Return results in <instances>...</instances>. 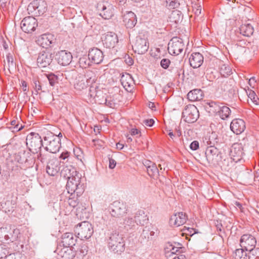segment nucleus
Segmentation results:
<instances>
[{"label":"nucleus","mask_w":259,"mask_h":259,"mask_svg":"<svg viewBox=\"0 0 259 259\" xmlns=\"http://www.w3.org/2000/svg\"><path fill=\"white\" fill-rule=\"evenodd\" d=\"M134 218L136 224L137 225H144L145 224H146L148 221L147 215L145 214L143 210H141L136 212Z\"/></svg>","instance_id":"obj_35"},{"label":"nucleus","mask_w":259,"mask_h":259,"mask_svg":"<svg viewBox=\"0 0 259 259\" xmlns=\"http://www.w3.org/2000/svg\"><path fill=\"white\" fill-rule=\"evenodd\" d=\"M102 39L104 46L107 48H114L118 42L117 35L112 32H108Z\"/></svg>","instance_id":"obj_18"},{"label":"nucleus","mask_w":259,"mask_h":259,"mask_svg":"<svg viewBox=\"0 0 259 259\" xmlns=\"http://www.w3.org/2000/svg\"><path fill=\"white\" fill-rule=\"evenodd\" d=\"M91 60L89 59V57L83 56L79 60L80 66L82 68H87L91 65Z\"/></svg>","instance_id":"obj_48"},{"label":"nucleus","mask_w":259,"mask_h":259,"mask_svg":"<svg viewBox=\"0 0 259 259\" xmlns=\"http://www.w3.org/2000/svg\"><path fill=\"white\" fill-rule=\"evenodd\" d=\"M87 80V83H88V87L94 85L93 84L97 80V77L96 74L93 72H89L87 73L85 77Z\"/></svg>","instance_id":"obj_45"},{"label":"nucleus","mask_w":259,"mask_h":259,"mask_svg":"<svg viewBox=\"0 0 259 259\" xmlns=\"http://www.w3.org/2000/svg\"><path fill=\"white\" fill-rule=\"evenodd\" d=\"M48 79L49 81V83L51 85L54 86L55 83L57 82L58 77L53 74H49L47 76Z\"/></svg>","instance_id":"obj_51"},{"label":"nucleus","mask_w":259,"mask_h":259,"mask_svg":"<svg viewBox=\"0 0 259 259\" xmlns=\"http://www.w3.org/2000/svg\"><path fill=\"white\" fill-rule=\"evenodd\" d=\"M88 56L89 59L91 60V62L96 64L101 63L104 58L102 51L98 48H93L90 50Z\"/></svg>","instance_id":"obj_22"},{"label":"nucleus","mask_w":259,"mask_h":259,"mask_svg":"<svg viewBox=\"0 0 259 259\" xmlns=\"http://www.w3.org/2000/svg\"><path fill=\"white\" fill-rule=\"evenodd\" d=\"M74 232L77 237L82 240L90 238L92 236L94 231L91 223L83 221L75 227Z\"/></svg>","instance_id":"obj_6"},{"label":"nucleus","mask_w":259,"mask_h":259,"mask_svg":"<svg viewBox=\"0 0 259 259\" xmlns=\"http://www.w3.org/2000/svg\"><path fill=\"white\" fill-rule=\"evenodd\" d=\"M230 128L234 133L240 134L245 129V122L241 119H235L231 123Z\"/></svg>","instance_id":"obj_25"},{"label":"nucleus","mask_w":259,"mask_h":259,"mask_svg":"<svg viewBox=\"0 0 259 259\" xmlns=\"http://www.w3.org/2000/svg\"><path fill=\"white\" fill-rule=\"evenodd\" d=\"M131 134L132 136H135L139 134V131L137 128H133L131 131Z\"/></svg>","instance_id":"obj_63"},{"label":"nucleus","mask_w":259,"mask_h":259,"mask_svg":"<svg viewBox=\"0 0 259 259\" xmlns=\"http://www.w3.org/2000/svg\"><path fill=\"white\" fill-rule=\"evenodd\" d=\"M54 55L49 52H40L37 59V63L39 67L45 68L51 65Z\"/></svg>","instance_id":"obj_14"},{"label":"nucleus","mask_w":259,"mask_h":259,"mask_svg":"<svg viewBox=\"0 0 259 259\" xmlns=\"http://www.w3.org/2000/svg\"><path fill=\"white\" fill-rule=\"evenodd\" d=\"M199 116L197 107L193 105H187L182 112V118L188 123H194Z\"/></svg>","instance_id":"obj_8"},{"label":"nucleus","mask_w":259,"mask_h":259,"mask_svg":"<svg viewBox=\"0 0 259 259\" xmlns=\"http://www.w3.org/2000/svg\"><path fill=\"white\" fill-rule=\"evenodd\" d=\"M66 189L68 193H76L77 196H80L83 193L84 186L81 182V174H77L67 181Z\"/></svg>","instance_id":"obj_2"},{"label":"nucleus","mask_w":259,"mask_h":259,"mask_svg":"<svg viewBox=\"0 0 259 259\" xmlns=\"http://www.w3.org/2000/svg\"><path fill=\"white\" fill-rule=\"evenodd\" d=\"M243 153L242 146L240 144L235 143L230 149V156L236 162L242 159Z\"/></svg>","instance_id":"obj_19"},{"label":"nucleus","mask_w":259,"mask_h":259,"mask_svg":"<svg viewBox=\"0 0 259 259\" xmlns=\"http://www.w3.org/2000/svg\"><path fill=\"white\" fill-rule=\"evenodd\" d=\"M0 259H15L13 250L9 245L0 244Z\"/></svg>","instance_id":"obj_26"},{"label":"nucleus","mask_w":259,"mask_h":259,"mask_svg":"<svg viewBox=\"0 0 259 259\" xmlns=\"http://www.w3.org/2000/svg\"><path fill=\"white\" fill-rule=\"evenodd\" d=\"M44 140L46 145L45 149L47 151L52 153L59 151L61 147V139L59 137L50 133L44 138Z\"/></svg>","instance_id":"obj_4"},{"label":"nucleus","mask_w":259,"mask_h":259,"mask_svg":"<svg viewBox=\"0 0 259 259\" xmlns=\"http://www.w3.org/2000/svg\"><path fill=\"white\" fill-rule=\"evenodd\" d=\"M147 171L149 176L151 177H156L158 175V169L154 163L149 166Z\"/></svg>","instance_id":"obj_47"},{"label":"nucleus","mask_w":259,"mask_h":259,"mask_svg":"<svg viewBox=\"0 0 259 259\" xmlns=\"http://www.w3.org/2000/svg\"><path fill=\"white\" fill-rule=\"evenodd\" d=\"M37 20L33 17L24 18L21 22V28L25 33H31L37 27Z\"/></svg>","instance_id":"obj_13"},{"label":"nucleus","mask_w":259,"mask_h":259,"mask_svg":"<svg viewBox=\"0 0 259 259\" xmlns=\"http://www.w3.org/2000/svg\"><path fill=\"white\" fill-rule=\"evenodd\" d=\"M189 62L191 66L193 68H198L203 62V57L199 53H193L189 58Z\"/></svg>","instance_id":"obj_28"},{"label":"nucleus","mask_w":259,"mask_h":259,"mask_svg":"<svg viewBox=\"0 0 259 259\" xmlns=\"http://www.w3.org/2000/svg\"><path fill=\"white\" fill-rule=\"evenodd\" d=\"M248 259H259V248L248 251Z\"/></svg>","instance_id":"obj_49"},{"label":"nucleus","mask_w":259,"mask_h":259,"mask_svg":"<svg viewBox=\"0 0 259 259\" xmlns=\"http://www.w3.org/2000/svg\"><path fill=\"white\" fill-rule=\"evenodd\" d=\"M11 124L12 125L14 126V128H15L17 131H20L23 128V126L22 125L19 126L18 121H17L16 120H13L11 121Z\"/></svg>","instance_id":"obj_53"},{"label":"nucleus","mask_w":259,"mask_h":259,"mask_svg":"<svg viewBox=\"0 0 259 259\" xmlns=\"http://www.w3.org/2000/svg\"><path fill=\"white\" fill-rule=\"evenodd\" d=\"M33 83H34V88L35 90V92L37 93H38V92L41 90V86L39 82L37 80H34Z\"/></svg>","instance_id":"obj_57"},{"label":"nucleus","mask_w":259,"mask_h":259,"mask_svg":"<svg viewBox=\"0 0 259 259\" xmlns=\"http://www.w3.org/2000/svg\"><path fill=\"white\" fill-rule=\"evenodd\" d=\"M154 163L151 161L149 160H145V162L143 163L144 166L146 167L147 169L148 168H149V166H150V165H152V164H153Z\"/></svg>","instance_id":"obj_60"},{"label":"nucleus","mask_w":259,"mask_h":259,"mask_svg":"<svg viewBox=\"0 0 259 259\" xmlns=\"http://www.w3.org/2000/svg\"><path fill=\"white\" fill-rule=\"evenodd\" d=\"M56 42L55 38L53 34H43L39 36L36 40L37 44L44 48L51 47Z\"/></svg>","instance_id":"obj_16"},{"label":"nucleus","mask_w":259,"mask_h":259,"mask_svg":"<svg viewBox=\"0 0 259 259\" xmlns=\"http://www.w3.org/2000/svg\"><path fill=\"white\" fill-rule=\"evenodd\" d=\"M199 143L197 141H194L192 142L190 145V148L192 150H196L199 148Z\"/></svg>","instance_id":"obj_56"},{"label":"nucleus","mask_w":259,"mask_h":259,"mask_svg":"<svg viewBox=\"0 0 259 259\" xmlns=\"http://www.w3.org/2000/svg\"><path fill=\"white\" fill-rule=\"evenodd\" d=\"M172 259H186V257L184 254H176Z\"/></svg>","instance_id":"obj_61"},{"label":"nucleus","mask_w":259,"mask_h":259,"mask_svg":"<svg viewBox=\"0 0 259 259\" xmlns=\"http://www.w3.org/2000/svg\"><path fill=\"white\" fill-rule=\"evenodd\" d=\"M256 244V238L252 235L246 234L243 235L240 240V244L242 248L246 251L254 249Z\"/></svg>","instance_id":"obj_12"},{"label":"nucleus","mask_w":259,"mask_h":259,"mask_svg":"<svg viewBox=\"0 0 259 259\" xmlns=\"http://www.w3.org/2000/svg\"><path fill=\"white\" fill-rule=\"evenodd\" d=\"M66 78L68 79H73L75 77V80L74 83L75 89L78 91H82L88 87V83L85 77L82 75L78 74L75 70H71L67 71L65 74Z\"/></svg>","instance_id":"obj_7"},{"label":"nucleus","mask_w":259,"mask_h":259,"mask_svg":"<svg viewBox=\"0 0 259 259\" xmlns=\"http://www.w3.org/2000/svg\"><path fill=\"white\" fill-rule=\"evenodd\" d=\"M220 151L214 146H208L205 150V156L209 163L218 162L221 159Z\"/></svg>","instance_id":"obj_17"},{"label":"nucleus","mask_w":259,"mask_h":259,"mask_svg":"<svg viewBox=\"0 0 259 259\" xmlns=\"http://www.w3.org/2000/svg\"><path fill=\"white\" fill-rule=\"evenodd\" d=\"M97 8L100 16L104 19H110L114 15V7L107 2L99 4Z\"/></svg>","instance_id":"obj_11"},{"label":"nucleus","mask_w":259,"mask_h":259,"mask_svg":"<svg viewBox=\"0 0 259 259\" xmlns=\"http://www.w3.org/2000/svg\"><path fill=\"white\" fill-rule=\"evenodd\" d=\"M57 163V160L55 158L52 159L49 161L46 167V171L49 175L55 176L58 174L59 168Z\"/></svg>","instance_id":"obj_31"},{"label":"nucleus","mask_w":259,"mask_h":259,"mask_svg":"<svg viewBox=\"0 0 259 259\" xmlns=\"http://www.w3.org/2000/svg\"><path fill=\"white\" fill-rule=\"evenodd\" d=\"M89 94L91 97L93 98L95 101L98 102L99 104L105 103L106 102V99L103 96V92L98 89L96 84L90 87Z\"/></svg>","instance_id":"obj_21"},{"label":"nucleus","mask_w":259,"mask_h":259,"mask_svg":"<svg viewBox=\"0 0 259 259\" xmlns=\"http://www.w3.org/2000/svg\"><path fill=\"white\" fill-rule=\"evenodd\" d=\"M244 248L236 249L234 257L235 259H247L248 257V251L244 250Z\"/></svg>","instance_id":"obj_39"},{"label":"nucleus","mask_w":259,"mask_h":259,"mask_svg":"<svg viewBox=\"0 0 259 259\" xmlns=\"http://www.w3.org/2000/svg\"><path fill=\"white\" fill-rule=\"evenodd\" d=\"M230 109L226 106L222 105L218 114L220 117L223 120L228 119L231 114Z\"/></svg>","instance_id":"obj_41"},{"label":"nucleus","mask_w":259,"mask_h":259,"mask_svg":"<svg viewBox=\"0 0 259 259\" xmlns=\"http://www.w3.org/2000/svg\"><path fill=\"white\" fill-rule=\"evenodd\" d=\"M26 141L29 150L33 153H37L43 146L41 137L36 133H31L28 134Z\"/></svg>","instance_id":"obj_3"},{"label":"nucleus","mask_w":259,"mask_h":259,"mask_svg":"<svg viewBox=\"0 0 259 259\" xmlns=\"http://www.w3.org/2000/svg\"><path fill=\"white\" fill-rule=\"evenodd\" d=\"M169 21L175 23H179L182 20V13L178 10L172 11L169 17Z\"/></svg>","instance_id":"obj_38"},{"label":"nucleus","mask_w":259,"mask_h":259,"mask_svg":"<svg viewBox=\"0 0 259 259\" xmlns=\"http://www.w3.org/2000/svg\"><path fill=\"white\" fill-rule=\"evenodd\" d=\"M108 245L110 250L114 253L120 254L125 249V243L123 235L116 231H113L108 239Z\"/></svg>","instance_id":"obj_1"},{"label":"nucleus","mask_w":259,"mask_h":259,"mask_svg":"<svg viewBox=\"0 0 259 259\" xmlns=\"http://www.w3.org/2000/svg\"><path fill=\"white\" fill-rule=\"evenodd\" d=\"M78 174L79 173L76 170L75 168L72 165L64 167L61 171V176L67 179V181Z\"/></svg>","instance_id":"obj_30"},{"label":"nucleus","mask_w":259,"mask_h":259,"mask_svg":"<svg viewBox=\"0 0 259 259\" xmlns=\"http://www.w3.org/2000/svg\"><path fill=\"white\" fill-rule=\"evenodd\" d=\"M120 81L122 85L126 91L128 92L132 91L135 83L131 75L128 73L122 74L121 76Z\"/></svg>","instance_id":"obj_23"},{"label":"nucleus","mask_w":259,"mask_h":259,"mask_svg":"<svg viewBox=\"0 0 259 259\" xmlns=\"http://www.w3.org/2000/svg\"><path fill=\"white\" fill-rule=\"evenodd\" d=\"M110 214L113 217L119 218L127 212L126 205L123 202L114 201L110 206Z\"/></svg>","instance_id":"obj_10"},{"label":"nucleus","mask_w":259,"mask_h":259,"mask_svg":"<svg viewBox=\"0 0 259 259\" xmlns=\"http://www.w3.org/2000/svg\"><path fill=\"white\" fill-rule=\"evenodd\" d=\"M123 22L126 28H132L137 23V17L133 12H127L123 16Z\"/></svg>","instance_id":"obj_24"},{"label":"nucleus","mask_w":259,"mask_h":259,"mask_svg":"<svg viewBox=\"0 0 259 259\" xmlns=\"http://www.w3.org/2000/svg\"><path fill=\"white\" fill-rule=\"evenodd\" d=\"M70 153L68 151L62 152L59 156V158L61 160H63L61 162L63 163L64 162V161L65 160H66V162H69L72 159V157H70Z\"/></svg>","instance_id":"obj_50"},{"label":"nucleus","mask_w":259,"mask_h":259,"mask_svg":"<svg viewBox=\"0 0 259 259\" xmlns=\"http://www.w3.org/2000/svg\"><path fill=\"white\" fill-rule=\"evenodd\" d=\"M123 225L127 230L133 229L136 227V222L133 217L131 216L126 217L123 221Z\"/></svg>","instance_id":"obj_37"},{"label":"nucleus","mask_w":259,"mask_h":259,"mask_svg":"<svg viewBox=\"0 0 259 259\" xmlns=\"http://www.w3.org/2000/svg\"><path fill=\"white\" fill-rule=\"evenodd\" d=\"M240 33L244 36H250L253 33V27L250 24H242L240 28Z\"/></svg>","instance_id":"obj_36"},{"label":"nucleus","mask_w":259,"mask_h":259,"mask_svg":"<svg viewBox=\"0 0 259 259\" xmlns=\"http://www.w3.org/2000/svg\"><path fill=\"white\" fill-rule=\"evenodd\" d=\"M220 73L224 77H227L232 74V69L226 64H223L220 67Z\"/></svg>","instance_id":"obj_44"},{"label":"nucleus","mask_w":259,"mask_h":259,"mask_svg":"<svg viewBox=\"0 0 259 259\" xmlns=\"http://www.w3.org/2000/svg\"><path fill=\"white\" fill-rule=\"evenodd\" d=\"M170 63V61L168 59H162L160 61V65L164 69H167Z\"/></svg>","instance_id":"obj_52"},{"label":"nucleus","mask_w":259,"mask_h":259,"mask_svg":"<svg viewBox=\"0 0 259 259\" xmlns=\"http://www.w3.org/2000/svg\"><path fill=\"white\" fill-rule=\"evenodd\" d=\"M76 240V239L72 233H66L62 236L61 243L62 244V246H67L70 248L75 245Z\"/></svg>","instance_id":"obj_29"},{"label":"nucleus","mask_w":259,"mask_h":259,"mask_svg":"<svg viewBox=\"0 0 259 259\" xmlns=\"http://www.w3.org/2000/svg\"><path fill=\"white\" fill-rule=\"evenodd\" d=\"M246 93L248 99L253 104L255 105H259V98L256 95L254 91L252 90H248V92H246Z\"/></svg>","instance_id":"obj_43"},{"label":"nucleus","mask_w":259,"mask_h":259,"mask_svg":"<svg viewBox=\"0 0 259 259\" xmlns=\"http://www.w3.org/2000/svg\"><path fill=\"white\" fill-rule=\"evenodd\" d=\"M218 134L214 132H212L211 133H209L204 138L203 142L207 146H214V145L218 143Z\"/></svg>","instance_id":"obj_34"},{"label":"nucleus","mask_w":259,"mask_h":259,"mask_svg":"<svg viewBox=\"0 0 259 259\" xmlns=\"http://www.w3.org/2000/svg\"><path fill=\"white\" fill-rule=\"evenodd\" d=\"M29 153L25 151H21L16 154L15 155V160L20 163H25L27 161V156Z\"/></svg>","instance_id":"obj_40"},{"label":"nucleus","mask_w":259,"mask_h":259,"mask_svg":"<svg viewBox=\"0 0 259 259\" xmlns=\"http://www.w3.org/2000/svg\"><path fill=\"white\" fill-rule=\"evenodd\" d=\"M79 196H77L76 193L70 194L68 199L69 205L72 207L77 206L79 203L78 199V197Z\"/></svg>","instance_id":"obj_46"},{"label":"nucleus","mask_w":259,"mask_h":259,"mask_svg":"<svg viewBox=\"0 0 259 259\" xmlns=\"http://www.w3.org/2000/svg\"><path fill=\"white\" fill-rule=\"evenodd\" d=\"M186 221L185 214L182 212L172 215L169 219V224L171 226L178 227L183 225Z\"/></svg>","instance_id":"obj_27"},{"label":"nucleus","mask_w":259,"mask_h":259,"mask_svg":"<svg viewBox=\"0 0 259 259\" xmlns=\"http://www.w3.org/2000/svg\"><path fill=\"white\" fill-rule=\"evenodd\" d=\"M72 250L70 248L67 246H62L60 243L56 249V252L64 259L70 258V253Z\"/></svg>","instance_id":"obj_32"},{"label":"nucleus","mask_w":259,"mask_h":259,"mask_svg":"<svg viewBox=\"0 0 259 259\" xmlns=\"http://www.w3.org/2000/svg\"><path fill=\"white\" fill-rule=\"evenodd\" d=\"M21 84H22V87L23 88V91L24 92H26L27 91V83L26 81H22L21 82Z\"/></svg>","instance_id":"obj_62"},{"label":"nucleus","mask_w":259,"mask_h":259,"mask_svg":"<svg viewBox=\"0 0 259 259\" xmlns=\"http://www.w3.org/2000/svg\"><path fill=\"white\" fill-rule=\"evenodd\" d=\"M85 209H86L85 207L81 208L79 207H78L76 208V215L78 217H80V218L83 217V215H82V214H83V211H85ZM84 213H85V212H84Z\"/></svg>","instance_id":"obj_55"},{"label":"nucleus","mask_w":259,"mask_h":259,"mask_svg":"<svg viewBox=\"0 0 259 259\" xmlns=\"http://www.w3.org/2000/svg\"><path fill=\"white\" fill-rule=\"evenodd\" d=\"M184 48V44L182 38L174 37L168 44V50L170 54L178 55L182 52Z\"/></svg>","instance_id":"obj_9"},{"label":"nucleus","mask_w":259,"mask_h":259,"mask_svg":"<svg viewBox=\"0 0 259 259\" xmlns=\"http://www.w3.org/2000/svg\"><path fill=\"white\" fill-rule=\"evenodd\" d=\"M154 123V121L153 119H146L143 121V124L149 127H151Z\"/></svg>","instance_id":"obj_54"},{"label":"nucleus","mask_w":259,"mask_h":259,"mask_svg":"<svg viewBox=\"0 0 259 259\" xmlns=\"http://www.w3.org/2000/svg\"><path fill=\"white\" fill-rule=\"evenodd\" d=\"M170 250L172 254H175L178 251V248L174 246H172L171 248L170 249Z\"/></svg>","instance_id":"obj_64"},{"label":"nucleus","mask_w":259,"mask_h":259,"mask_svg":"<svg viewBox=\"0 0 259 259\" xmlns=\"http://www.w3.org/2000/svg\"><path fill=\"white\" fill-rule=\"evenodd\" d=\"M178 3L175 1H171L169 4V7L171 9H175L177 7Z\"/></svg>","instance_id":"obj_59"},{"label":"nucleus","mask_w":259,"mask_h":259,"mask_svg":"<svg viewBox=\"0 0 259 259\" xmlns=\"http://www.w3.org/2000/svg\"><path fill=\"white\" fill-rule=\"evenodd\" d=\"M109 167L110 169H113L116 166V162L115 161V160H114L112 158H109Z\"/></svg>","instance_id":"obj_58"},{"label":"nucleus","mask_w":259,"mask_h":259,"mask_svg":"<svg viewBox=\"0 0 259 259\" xmlns=\"http://www.w3.org/2000/svg\"><path fill=\"white\" fill-rule=\"evenodd\" d=\"M208 105L210 107V110L212 112L218 113L223 104L214 101H210L208 103Z\"/></svg>","instance_id":"obj_42"},{"label":"nucleus","mask_w":259,"mask_h":259,"mask_svg":"<svg viewBox=\"0 0 259 259\" xmlns=\"http://www.w3.org/2000/svg\"><path fill=\"white\" fill-rule=\"evenodd\" d=\"M47 7V4L44 0H34L28 5L27 11L33 16H39L46 12Z\"/></svg>","instance_id":"obj_5"},{"label":"nucleus","mask_w":259,"mask_h":259,"mask_svg":"<svg viewBox=\"0 0 259 259\" xmlns=\"http://www.w3.org/2000/svg\"><path fill=\"white\" fill-rule=\"evenodd\" d=\"M187 98L193 102L201 100L203 98L202 92L200 89L193 90L188 93Z\"/></svg>","instance_id":"obj_33"},{"label":"nucleus","mask_w":259,"mask_h":259,"mask_svg":"<svg viewBox=\"0 0 259 259\" xmlns=\"http://www.w3.org/2000/svg\"><path fill=\"white\" fill-rule=\"evenodd\" d=\"M132 47L134 51L139 54H144L149 48L147 39L142 37L141 36H137L135 42Z\"/></svg>","instance_id":"obj_15"},{"label":"nucleus","mask_w":259,"mask_h":259,"mask_svg":"<svg viewBox=\"0 0 259 259\" xmlns=\"http://www.w3.org/2000/svg\"><path fill=\"white\" fill-rule=\"evenodd\" d=\"M56 59L58 64L66 66L69 65L72 59L71 54L65 50H62L58 52L56 55Z\"/></svg>","instance_id":"obj_20"}]
</instances>
